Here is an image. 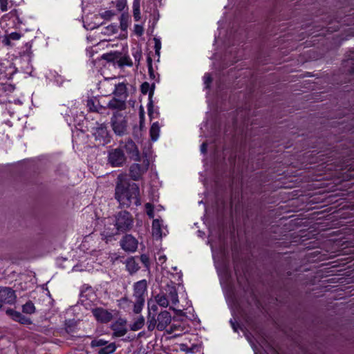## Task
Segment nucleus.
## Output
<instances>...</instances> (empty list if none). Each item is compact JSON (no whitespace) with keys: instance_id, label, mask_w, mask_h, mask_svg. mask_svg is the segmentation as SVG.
<instances>
[{"instance_id":"nucleus-1","label":"nucleus","mask_w":354,"mask_h":354,"mask_svg":"<svg viewBox=\"0 0 354 354\" xmlns=\"http://www.w3.org/2000/svg\"><path fill=\"white\" fill-rule=\"evenodd\" d=\"M139 188L136 183H129L124 175L118 176L115 187V198L122 207H129L131 204L140 205Z\"/></svg>"},{"instance_id":"nucleus-2","label":"nucleus","mask_w":354,"mask_h":354,"mask_svg":"<svg viewBox=\"0 0 354 354\" xmlns=\"http://www.w3.org/2000/svg\"><path fill=\"white\" fill-rule=\"evenodd\" d=\"M115 228L110 230L106 227L102 236L108 241L115 235L131 230L133 226V218L129 212L121 211L115 216Z\"/></svg>"},{"instance_id":"nucleus-3","label":"nucleus","mask_w":354,"mask_h":354,"mask_svg":"<svg viewBox=\"0 0 354 354\" xmlns=\"http://www.w3.org/2000/svg\"><path fill=\"white\" fill-rule=\"evenodd\" d=\"M147 283L145 279L136 282L133 286V311L136 314H139L145 304V295L147 291Z\"/></svg>"},{"instance_id":"nucleus-4","label":"nucleus","mask_w":354,"mask_h":354,"mask_svg":"<svg viewBox=\"0 0 354 354\" xmlns=\"http://www.w3.org/2000/svg\"><path fill=\"white\" fill-rule=\"evenodd\" d=\"M126 160L122 148H115L109 151L108 161L113 167H122L126 162Z\"/></svg>"},{"instance_id":"nucleus-5","label":"nucleus","mask_w":354,"mask_h":354,"mask_svg":"<svg viewBox=\"0 0 354 354\" xmlns=\"http://www.w3.org/2000/svg\"><path fill=\"white\" fill-rule=\"evenodd\" d=\"M111 125L114 132L118 135H124L127 131V121L120 113H114L111 118Z\"/></svg>"},{"instance_id":"nucleus-6","label":"nucleus","mask_w":354,"mask_h":354,"mask_svg":"<svg viewBox=\"0 0 354 354\" xmlns=\"http://www.w3.org/2000/svg\"><path fill=\"white\" fill-rule=\"evenodd\" d=\"M120 148L126 152L129 158L135 161H140V156L137 146L131 140H128L124 143L120 144Z\"/></svg>"},{"instance_id":"nucleus-7","label":"nucleus","mask_w":354,"mask_h":354,"mask_svg":"<svg viewBox=\"0 0 354 354\" xmlns=\"http://www.w3.org/2000/svg\"><path fill=\"white\" fill-rule=\"evenodd\" d=\"M115 77L111 78L110 80H106L104 82L103 85H106V84H109L114 87V90L113 91V93L114 94L115 97L123 99L126 101L127 97V89L126 84L124 83H116L115 82Z\"/></svg>"},{"instance_id":"nucleus-8","label":"nucleus","mask_w":354,"mask_h":354,"mask_svg":"<svg viewBox=\"0 0 354 354\" xmlns=\"http://www.w3.org/2000/svg\"><path fill=\"white\" fill-rule=\"evenodd\" d=\"M149 167V161L147 159H145L142 161V164L134 163L130 167V176L134 180H139L141 176L145 173Z\"/></svg>"},{"instance_id":"nucleus-9","label":"nucleus","mask_w":354,"mask_h":354,"mask_svg":"<svg viewBox=\"0 0 354 354\" xmlns=\"http://www.w3.org/2000/svg\"><path fill=\"white\" fill-rule=\"evenodd\" d=\"M138 241L137 239L131 234L125 235L120 240V246L121 248L129 252H133L138 248Z\"/></svg>"},{"instance_id":"nucleus-10","label":"nucleus","mask_w":354,"mask_h":354,"mask_svg":"<svg viewBox=\"0 0 354 354\" xmlns=\"http://www.w3.org/2000/svg\"><path fill=\"white\" fill-rule=\"evenodd\" d=\"M157 304L151 301H148V317H147V328L149 330L152 331L155 329L156 325V315L152 314L156 313L158 310Z\"/></svg>"},{"instance_id":"nucleus-11","label":"nucleus","mask_w":354,"mask_h":354,"mask_svg":"<svg viewBox=\"0 0 354 354\" xmlns=\"http://www.w3.org/2000/svg\"><path fill=\"white\" fill-rule=\"evenodd\" d=\"M156 319V327L158 330H164L167 326L171 323V314L167 311L164 310L160 312Z\"/></svg>"},{"instance_id":"nucleus-12","label":"nucleus","mask_w":354,"mask_h":354,"mask_svg":"<svg viewBox=\"0 0 354 354\" xmlns=\"http://www.w3.org/2000/svg\"><path fill=\"white\" fill-rule=\"evenodd\" d=\"M92 313L95 319L102 323H107L112 319V313L102 308L92 309Z\"/></svg>"},{"instance_id":"nucleus-13","label":"nucleus","mask_w":354,"mask_h":354,"mask_svg":"<svg viewBox=\"0 0 354 354\" xmlns=\"http://www.w3.org/2000/svg\"><path fill=\"white\" fill-rule=\"evenodd\" d=\"M111 329L113 331V336L118 337L124 336L127 332L126 321L120 319L114 322L111 325Z\"/></svg>"},{"instance_id":"nucleus-14","label":"nucleus","mask_w":354,"mask_h":354,"mask_svg":"<svg viewBox=\"0 0 354 354\" xmlns=\"http://www.w3.org/2000/svg\"><path fill=\"white\" fill-rule=\"evenodd\" d=\"M165 295H167V297L169 300V303L173 306H176L178 302V292L175 286L168 285L165 289Z\"/></svg>"},{"instance_id":"nucleus-15","label":"nucleus","mask_w":354,"mask_h":354,"mask_svg":"<svg viewBox=\"0 0 354 354\" xmlns=\"http://www.w3.org/2000/svg\"><path fill=\"white\" fill-rule=\"evenodd\" d=\"M107 107L111 109L124 110L126 107L125 100L115 97L109 102Z\"/></svg>"},{"instance_id":"nucleus-16","label":"nucleus","mask_w":354,"mask_h":354,"mask_svg":"<svg viewBox=\"0 0 354 354\" xmlns=\"http://www.w3.org/2000/svg\"><path fill=\"white\" fill-rule=\"evenodd\" d=\"M162 220L154 219L152 223V234L154 237L156 239H160L162 236Z\"/></svg>"},{"instance_id":"nucleus-17","label":"nucleus","mask_w":354,"mask_h":354,"mask_svg":"<svg viewBox=\"0 0 354 354\" xmlns=\"http://www.w3.org/2000/svg\"><path fill=\"white\" fill-rule=\"evenodd\" d=\"M156 303L161 307L167 308L169 305V300L164 292H160L155 297Z\"/></svg>"},{"instance_id":"nucleus-18","label":"nucleus","mask_w":354,"mask_h":354,"mask_svg":"<svg viewBox=\"0 0 354 354\" xmlns=\"http://www.w3.org/2000/svg\"><path fill=\"white\" fill-rule=\"evenodd\" d=\"M118 306L120 308L126 311H129L132 306H133V301L129 300L127 297H123L118 300Z\"/></svg>"},{"instance_id":"nucleus-19","label":"nucleus","mask_w":354,"mask_h":354,"mask_svg":"<svg viewBox=\"0 0 354 354\" xmlns=\"http://www.w3.org/2000/svg\"><path fill=\"white\" fill-rule=\"evenodd\" d=\"M160 126L158 122H153L150 128V136L153 141H156L159 138Z\"/></svg>"},{"instance_id":"nucleus-20","label":"nucleus","mask_w":354,"mask_h":354,"mask_svg":"<svg viewBox=\"0 0 354 354\" xmlns=\"http://www.w3.org/2000/svg\"><path fill=\"white\" fill-rule=\"evenodd\" d=\"M145 324V318L143 316L138 317L134 322L131 325V330L136 331L142 328Z\"/></svg>"},{"instance_id":"nucleus-21","label":"nucleus","mask_w":354,"mask_h":354,"mask_svg":"<svg viewBox=\"0 0 354 354\" xmlns=\"http://www.w3.org/2000/svg\"><path fill=\"white\" fill-rule=\"evenodd\" d=\"M133 15L135 21H138L140 19V1L134 0L133 3Z\"/></svg>"},{"instance_id":"nucleus-22","label":"nucleus","mask_w":354,"mask_h":354,"mask_svg":"<svg viewBox=\"0 0 354 354\" xmlns=\"http://www.w3.org/2000/svg\"><path fill=\"white\" fill-rule=\"evenodd\" d=\"M116 349L115 344L114 343H111L109 345L102 348L99 350V354H111L113 353Z\"/></svg>"},{"instance_id":"nucleus-23","label":"nucleus","mask_w":354,"mask_h":354,"mask_svg":"<svg viewBox=\"0 0 354 354\" xmlns=\"http://www.w3.org/2000/svg\"><path fill=\"white\" fill-rule=\"evenodd\" d=\"M22 310L27 314H32L35 311V307L32 301H28L22 306Z\"/></svg>"},{"instance_id":"nucleus-24","label":"nucleus","mask_w":354,"mask_h":354,"mask_svg":"<svg viewBox=\"0 0 354 354\" xmlns=\"http://www.w3.org/2000/svg\"><path fill=\"white\" fill-rule=\"evenodd\" d=\"M127 267L128 270L130 272H135L139 268L138 265L136 263L135 260L133 259L127 261Z\"/></svg>"},{"instance_id":"nucleus-25","label":"nucleus","mask_w":354,"mask_h":354,"mask_svg":"<svg viewBox=\"0 0 354 354\" xmlns=\"http://www.w3.org/2000/svg\"><path fill=\"white\" fill-rule=\"evenodd\" d=\"M141 91L143 94H147L149 92V97H151L153 93V88H151V86L148 82H144L141 85Z\"/></svg>"},{"instance_id":"nucleus-26","label":"nucleus","mask_w":354,"mask_h":354,"mask_svg":"<svg viewBox=\"0 0 354 354\" xmlns=\"http://www.w3.org/2000/svg\"><path fill=\"white\" fill-rule=\"evenodd\" d=\"M118 64L120 66H131L133 65V63L129 56H123V57H120V59H119Z\"/></svg>"},{"instance_id":"nucleus-27","label":"nucleus","mask_w":354,"mask_h":354,"mask_svg":"<svg viewBox=\"0 0 354 354\" xmlns=\"http://www.w3.org/2000/svg\"><path fill=\"white\" fill-rule=\"evenodd\" d=\"M106 344H107V341H105L102 339H93L91 342V346L92 347H99V346H105Z\"/></svg>"},{"instance_id":"nucleus-28","label":"nucleus","mask_w":354,"mask_h":354,"mask_svg":"<svg viewBox=\"0 0 354 354\" xmlns=\"http://www.w3.org/2000/svg\"><path fill=\"white\" fill-rule=\"evenodd\" d=\"M147 66L149 71V75L151 79L155 78V73L152 67V59L150 57H147Z\"/></svg>"},{"instance_id":"nucleus-29","label":"nucleus","mask_w":354,"mask_h":354,"mask_svg":"<svg viewBox=\"0 0 354 354\" xmlns=\"http://www.w3.org/2000/svg\"><path fill=\"white\" fill-rule=\"evenodd\" d=\"M145 209L148 216L150 218H153L154 217L153 206L151 203H147L145 204Z\"/></svg>"},{"instance_id":"nucleus-30","label":"nucleus","mask_w":354,"mask_h":354,"mask_svg":"<svg viewBox=\"0 0 354 354\" xmlns=\"http://www.w3.org/2000/svg\"><path fill=\"white\" fill-rule=\"evenodd\" d=\"M6 313L9 315L15 321H17L19 317L21 316V313L15 311L12 309H8L6 310Z\"/></svg>"},{"instance_id":"nucleus-31","label":"nucleus","mask_w":354,"mask_h":354,"mask_svg":"<svg viewBox=\"0 0 354 354\" xmlns=\"http://www.w3.org/2000/svg\"><path fill=\"white\" fill-rule=\"evenodd\" d=\"M140 261L145 265V266L147 268L149 267V258L147 254H142L140 256Z\"/></svg>"},{"instance_id":"nucleus-32","label":"nucleus","mask_w":354,"mask_h":354,"mask_svg":"<svg viewBox=\"0 0 354 354\" xmlns=\"http://www.w3.org/2000/svg\"><path fill=\"white\" fill-rule=\"evenodd\" d=\"M0 9L2 12H6L8 10V0H0Z\"/></svg>"},{"instance_id":"nucleus-33","label":"nucleus","mask_w":354,"mask_h":354,"mask_svg":"<svg viewBox=\"0 0 354 354\" xmlns=\"http://www.w3.org/2000/svg\"><path fill=\"white\" fill-rule=\"evenodd\" d=\"M17 322H19L23 324H30L31 323V321L30 320V319L25 317L22 314H21L20 317H19V319H17Z\"/></svg>"},{"instance_id":"nucleus-34","label":"nucleus","mask_w":354,"mask_h":354,"mask_svg":"<svg viewBox=\"0 0 354 354\" xmlns=\"http://www.w3.org/2000/svg\"><path fill=\"white\" fill-rule=\"evenodd\" d=\"M134 31L136 35L140 36L142 35L144 29L143 27L140 25L136 24L134 26Z\"/></svg>"},{"instance_id":"nucleus-35","label":"nucleus","mask_w":354,"mask_h":354,"mask_svg":"<svg viewBox=\"0 0 354 354\" xmlns=\"http://www.w3.org/2000/svg\"><path fill=\"white\" fill-rule=\"evenodd\" d=\"M133 55L134 57L135 61L138 62V64H139V62L142 57L141 52L138 50H136L133 53Z\"/></svg>"},{"instance_id":"nucleus-36","label":"nucleus","mask_w":354,"mask_h":354,"mask_svg":"<svg viewBox=\"0 0 354 354\" xmlns=\"http://www.w3.org/2000/svg\"><path fill=\"white\" fill-rule=\"evenodd\" d=\"M8 35L11 40H19L21 38V34L17 32H11Z\"/></svg>"},{"instance_id":"nucleus-37","label":"nucleus","mask_w":354,"mask_h":354,"mask_svg":"<svg viewBox=\"0 0 354 354\" xmlns=\"http://www.w3.org/2000/svg\"><path fill=\"white\" fill-rule=\"evenodd\" d=\"M113 15L114 14L113 12L107 10L102 14V17L105 19H111L113 16Z\"/></svg>"},{"instance_id":"nucleus-38","label":"nucleus","mask_w":354,"mask_h":354,"mask_svg":"<svg viewBox=\"0 0 354 354\" xmlns=\"http://www.w3.org/2000/svg\"><path fill=\"white\" fill-rule=\"evenodd\" d=\"M212 82V78L209 74H205L204 76V83L206 85V87H209V84Z\"/></svg>"},{"instance_id":"nucleus-39","label":"nucleus","mask_w":354,"mask_h":354,"mask_svg":"<svg viewBox=\"0 0 354 354\" xmlns=\"http://www.w3.org/2000/svg\"><path fill=\"white\" fill-rule=\"evenodd\" d=\"M87 106L89 107V109L92 111H95L96 109L94 105V102L92 100H89L87 102Z\"/></svg>"},{"instance_id":"nucleus-40","label":"nucleus","mask_w":354,"mask_h":354,"mask_svg":"<svg viewBox=\"0 0 354 354\" xmlns=\"http://www.w3.org/2000/svg\"><path fill=\"white\" fill-rule=\"evenodd\" d=\"M97 132L102 133L103 136H106L107 135V131L106 128L100 127L97 130Z\"/></svg>"},{"instance_id":"nucleus-41","label":"nucleus","mask_w":354,"mask_h":354,"mask_svg":"<svg viewBox=\"0 0 354 354\" xmlns=\"http://www.w3.org/2000/svg\"><path fill=\"white\" fill-rule=\"evenodd\" d=\"M10 40L11 39L10 38L9 35H7L5 37V38L3 39V43L6 45V46H10Z\"/></svg>"},{"instance_id":"nucleus-42","label":"nucleus","mask_w":354,"mask_h":354,"mask_svg":"<svg viewBox=\"0 0 354 354\" xmlns=\"http://www.w3.org/2000/svg\"><path fill=\"white\" fill-rule=\"evenodd\" d=\"M166 256L165 255H160L158 257V262L161 264H163L166 261Z\"/></svg>"},{"instance_id":"nucleus-43","label":"nucleus","mask_w":354,"mask_h":354,"mask_svg":"<svg viewBox=\"0 0 354 354\" xmlns=\"http://www.w3.org/2000/svg\"><path fill=\"white\" fill-rule=\"evenodd\" d=\"M201 151L202 153H205L207 151V144L206 143H203L201 146Z\"/></svg>"},{"instance_id":"nucleus-44","label":"nucleus","mask_w":354,"mask_h":354,"mask_svg":"<svg viewBox=\"0 0 354 354\" xmlns=\"http://www.w3.org/2000/svg\"><path fill=\"white\" fill-rule=\"evenodd\" d=\"M155 48H156V53H158L159 50L160 49V43L158 41H156Z\"/></svg>"},{"instance_id":"nucleus-45","label":"nucleus","mask_w":354,"mask_h":354,"mask_svg":"<svg viewBox=\"0 0 354 354\" xmlns=\"http://www.w3.org/2000/svg\"><path fill=\"white\" fill-rule=\"evenodd\" d=\"M140 119H145V112L142 108L140 109L139 113Z\"/></svg>"},{"instance_id":"nucleus-46","label":"nucleus","mask_w":354,"mask_h":354,"mask_svg":"<svg viewBox=\"0 0 354 354\" xmlns=\"http://www.w3.org/2000/svg\"><path fill=\"white\" fill-rule=\"evenodd\" d=\"M145 127V119H140V128L142 130Z\"/></svg>"},{"instance_id":"nucleus-47","label":"nucleus","mask_w":354,"mask_h":354,"mask_svg":"<svg viewBox=\"0 0 354 354\" xmlns=\"http://www.w3.org/2000/svg\"><path fill=\"white\" fill-rule=\"evenodd\" d=\"M108 28H110L113 32H115V26H110Z\"/></svg>"},{"instance_id":"nucleus-48","label":"nucleus","mask_w":354,"mask_h":354,"mask_svg":"<svg viewBox=\"0 0 354 354\" xmlns=\"http://www.w3.org/2000/svg\"><path fill=\"white\" fill-rule=\"evenodd\" d=\"M174 327L173 326L171 327V331L169 333H172L174 331Z\"/></svg>"},{"instance_id":"nucleus-49","label":"nucleus","mask_w":354,"mask_h":354,"mask_svg":"<svg viewBox=\"0 0 354 354\" xmlns=\"http://www.w3.org/2000/svg\"><path fill=\"white\" fill-rule=\"evenodd\" d=\"M151 110L149 108V115H151Z\"/></svg>"}]
</instances>
